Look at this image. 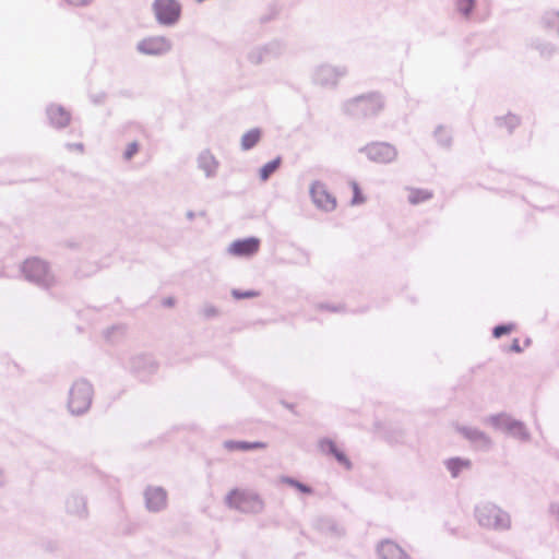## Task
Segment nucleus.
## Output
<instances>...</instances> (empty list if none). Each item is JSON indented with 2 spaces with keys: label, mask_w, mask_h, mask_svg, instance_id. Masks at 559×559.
I'll list each match as a JSON object with an SVG mask.
<instances>
[{
  "label": "nucleus",
  "mask_w": 559,
  "mask_h": 559,
  "mask_svg": "<svg viewBox=\"0 0 559 559\" xmlns=\"http://www.w3.org/2000/svg\"><path fill=\"white\" fill-rule=\"evenodd\" d=\"M92 401V388L85 382L74 383L70 390L69 409L73 414H82L88 409Z\"/></svg>",
  "instance_id": "nucleus-1"
},
{
  "label": "nucleus",
  "mask_w": 559,
  "mask_h": 559,
  "mask_svg": "<svg viewBox=\"0 0 559 559\" xmlns=\"http://www.w3.org/2000/svg\"><path fill=\"white\" fill-rule=\"evenodd\" d=\"M349 107L354 112L364 116H374L383 109L384 103L378 94L370 93L354 98L349 103Z\"/></svg>",
  "instance_id": "nucleus-2"
},
{
  "label": "nucleus",
  "mask_w": 559,
  "mask_h": 559,
  "mask_svg": "<svg viewBox=\"0 0 559 559\" xmlns=\"http://www.w3.org/2000/svg\"><path fill=\"white\" fill-rule=\"evenodd\" d=\"M478 522L486 527L502 528L509 526V518L495 506H484L477 510Z\"/></svg>",
  "instance_id": "nucleus-3"
},
{
  "label": "nucleus",
  "mask_w": 559,
  "mask_h": 559,
  "mask_svg": "<svg viewBox=\"0 0 559 559\" xmlns=\"http://www.w3.org/2000/svg\"><path fill=\"white\" fill-rule=\"evenodd\" d=\"M154 12L157 20L163 24H173L180 16V5L176 0H155Z\"/></svg>",
  "instance_id": "nucleus-4"
},
{
  "label": "nucleus",
  "mask_w": 559,
  "mask_h": 559,
  "mask_svg": "<svg viewBox=\"0 0 559 559\" xmlns=\"http://www.w3.org/2000/svg\"><path fill=\"white\" fill-rule=\"evenodd\" d=\"M369 159L377 163H391L396 156L395 147L388 143H372L365 148Z\"/></svg>",
  "instance_id": "nucleus-5"
},
{
  "label": "nucleus",
  "mask_w": 559,
  "mask_h": 559,
  "mask_svg": "<svg viewBox=\"0 0 559 559\" xmlns=\"http://www.w3.org/2000/svg\"><path fill=\"white\" fill-rule=\"evenodd\" d=\"M311 198L314 204L322 210L332 211L336 207L335 198L329 192L325 185L314 182L310 189Z\"/></svg>",
  "instance_id": "nucleus-6"
},
{
  "label": "nucleus",
  "mask_w": 559,
  "mask_h": 559,
  "mask_svg": "<svg viewBox=\"0 0 559 559\" xmlns=\"http://www.w3.org/2000/svg\"><path fill=\"white\" fill-rule=\"evenodd\" d=\"M260 249V239L250 237L233 241L228 247V253L235 257H251Z\"/></svg>",
  "instance_id": "nucleus-7"
},
{
  "label": "nucleus",
  "mask_w": 559,
  "mask_h": 559,
  "mask_svg": "<svg viewBox=\"0 0 559 559\" xmlns=\"http://www.w3.org/2000/svg\"><path fill=\"white\" fill-rule=\"evenodd\" d=\"M227 502L229 507L239 509L241 511H248L249 504L262 507V502L258 496L248 495L242 490H231L227 496Z\"/></svg>",
  "instance_id": "nucleus-8"
},
{
  "label": "nucleus",
  "mask_w": 559,
  "mask_h": 559,
  "mask_svg": "<svg viewBox=\"0 0 559 559\" xmlns=\"http://www.w3.org/2000/svg\"><path fill=\"white\" fill-rule=\"evenodd\" d=\"M23 271L27 278L36 282L44 281L48 275L47 264L36 258L26 260L23 265Z\"/></svg>",
  "instance_id": "nucleus-9"
},
{
  "label": "nucleus",
  "mask_w": 559,
  "mask_h": 559,
  "mask_svg": "<svg viewBox=\"0 0 559 559\" xmlns=\"http://www.w3.org/2000/svg\"><path fill=\"white\" fill-rule=\"evenodd\" d=\"M140 50L148 55H160L169 49L168 41L163 37L147 38L141 41Z\"/></svg>",
  "instance_id": "nucleus-10"
},
{
  "label": "nucleus",
  "mask_w": 559,
  "mask_h": 559,
  "mask_svg": "<svg viewBox=\"0 0 559 559\" xmlns=\"http://www.w3.org/2000/svg\"><path fill=\"white\" fill-rule=\"evenodd\" d=\"M146 506L152 511L162 510L167 503V495L162 488H150L146 490Z\"/></svg>",
  "instance_id": "nucleus-11"
},
{
  "label": "nucleus",
  "mask_w": 559,
  "mask_h": 559,
  "mask_svg": "<svg viewBox=\"0 0 559 559\" xmlns=\"http://www.w3.org/2000/svg\"><path fill=\"white\" fill-rule=\"evenodd\" d=\"M382 559H408L404 550L393 542H384L379 547Z\"/></svg>",
  "instance_id": "nucleus-12"
},
{
  "label": "nucleus",
  "mask_w": 559,
  "mask_h": 559,
  "mask_svg": "<svg viewBox=\"0 0 559 559\" xmlns=\"http://www.w3.org/2000/svg\"><path fill=\"white\" fill-rule=\"evenodd\" d=\"M50 121L57 127H64L70 121V115L61 107H51L48 111Z\"/></svg>",
  "instance_id": "nucleus-13"
},
{
  "label": "nucleus",
  "mask_w": 559,
  "mask_h": 559,
  "mask_svg": "<svg viewBox=\"0 0 559 559\" xmlns=\"http://www.w3.org/2000/svg\"><path fill=\"white\" fill-rule=\"evenodd\" d=\"M261 139V131L259 129H251L246 132L241 138V147L247 151L258 144Z\"/></svg>",
  "instance_id": "nucleus-14"
},
{
  "label": "nucleus",
  "mask_w": 559,
  "mask_h": 559,
  "mask_svg": "<svg viewBox=\"0 0 559 559\" xmlns=\"http://www.w3.org/2000/svg\"><path fill=\"white\" fill-rule=\"evenodd\" d=\"M282 165V157L277 156L271 162L266 163L259 170V177L262 181H266Z\"/></svg>",
  "instance_id": "nucleus-15"
},
{
  "label": "nucleus",
  "mask_w": 559,
  "mask_h": 559,
  "mask_svg": "<svg viewBox=\"0 0 559 559\" xmlns=\"http://www.w3.org/2000/svg\"><path fill=\"white\" fill-rule=\"evenodd\" d=\"M265 444L263 442H240V441H227L225 448L229 451L241 450L248 451L253 449H262Z\"/></svg>",
  "instance_id": "nucleus-16"
},
{
  "label": "nucleus",
  "mask_w": 559,
  "mask_h": 559,
  "mask_svg": "<svg viewBox=\"0 0 559 559\" xmlns=\"http://www.w3.org/2000/svg\"><path fill=\"white\" fill-rule=\"evenodd\" d=\"M407 198L412 204H418L430 200L432 193L426 189H409Z\"/></svg>",
  "instance_id": "nucleus-17"
},
{
  "label": "nucleus",
  "mask_w": 559,
  "mask_h": 559,
  "mask_svg": "<svg viewBox=\"0 0 559 559\" xmlns=\"http://www.w3.org/2000/svg\"><path fill=\"white\" fill-rule=\"evenodd\" d=\"M347 188L352 193V197L349 198L350 205H358L366 201V198L364 197L358 182H356L354 180L349 181Z\"/></svg>",
  "instance_id": "nucleus-18"
},
{
  "label": "nucleus",
  "mask_w": 559,
  "mask_h": 559,
  "mask_svg": "<svg viewBox=\"0 0 559 559\" xmlns=\"http://www.w3.org/2000/svg\"><path fill=\"white\" fill-rule=\"evenodd\" d=\"M468 466L469 462L461 459H451L447 462V467L453 477H456L462 469L467 468Z\"/></svg>",
  "instance_id": "nucleus-19"
},
{
  "label": "nucleus",
  "mask_w": 559,
  "mask_h": 559,
  "mask_svg": "<svg viewBox=\"0 0 559 559\" xmlns=\"http://www.w3.org/2000/svg\"><path fill=\"white\" fill-rule=\"evenodd\" d=\"M329 449L340 463L344 464L346 467L350 466L349 461L347 460L345 454L342 451H340L333 442L329 443Z\"/></svg>",
  "instance_id": "nucleus-20"
},
{
  "label": "nucleus",
  "mask_w": 559,
  "mask_h": 559,
  "mask_svg": "<svg viewBox=\"0 0 559 559\" xmlns=\"http://www.w3.org/2000/svg\"><path fill=\"white\" fill-rule=\"evenodd\" d=\"M474 0H457V10L464 15H468L474 8Z\"/></svg>",
  "instance_id": "nucleus-21"
},
{
  "label": "nucleus",
  "mask_w": 559,
  "mask_h": 559,
  "mask_svg": "<svg viewBox=\"0 0 559 559\" xmlns=\"http://www.w3.org/2000/svg\"><path fill=\"white\" fill-rule=\"evenodd\" d=\"M515 329V325L512 323L504 324V325H498L493 329V336L495 337H501L504 334L511 333Z\"/></svg>",
  "instance_id": "nucleus-22"
},
{
  "label": "nucleus",
  "mask_w": 559,
  "mask_h": 559,
  "mask_svg": "<svg viewBox=\"0 0 559 559\" xmlns=\"http://www.w3.org/2000/svg\"><path fill=\"white\" fill-rule=\"evenodd\" d=\"M259 292L255 290H247V292H240V290H233V296L236 299H243V298H252L259 296Z\"/></svg>",
  "instance_id": "nucleus-23"
},
{
  "label": "nucleus",
  "mask_w": 559,
  "mask_h": 559,
  "mask_svg": "<svg viewBox=\"0 0 559 559\" xmlns=\"http://www.w3.org/2000/svg\"><path fill=\"white\" fill-rule=\"evenodd\" d=\"M139 151V145L136 142H132L128 145L126 152H124V157L126 159H131Z\"/></svg>",
  "instance_id": "nucleus-24"
},
{
  "label": "nucleus",
  "mask_w": 559,
  "mask_h": 559,
  "mask_svg": "<svg viewBox=\"0 0 559 559\" xmlns=\"http://www.w3.org/2000/svg\"><path fill=\"white\" fill-rule=\"evenodd\" d=\"M436 138H437V141L440 143V144H447L448 142V131L445 128H439L437 131H436Z\"/></svg>",
  "instance_id": "nucleus-25"
},
{
  "label": "nucleus",
  "mask_w": 559,
  "mask_h": 559,
  "mask_svg": "<svg viewBox=\"0 0 559 559\" xmlns=\"http://www.w3.org/2000/svg\"><path fill=\"white\" fill-rule=\"evenodd\" d=\"M287 483H288L289 485H292V486L296 487L298 490H300V491H301V492H304V493H310V492H311L310 487H308V486H306V485H304V484H301V483H298V481H296V480H292V479L287 480Z\"/></svg>",
  "instance_id": "nucleus-26"
},
{
  "label": "nucleus",
  "mask_w": 559,
  "mask_h": 559,
  "mask_svg": "<svg viewBox=\"0 0 559 559\" xmlns=\"http://www.w3.org/2000/svg\"><path fill=\"white\" fill-rule=\"evenodd\" d=\"M510 349L514 353H521L523 350V347L520 345V341L518 338H514Z\"/></svg>",
  "instance_id": "nucleus-27"
},
{
  "label": "nucleus",
  "mask_w": 559,
  "mask_h": 559,
  "mask_svg": "<svg viewBox=\"0 0 559 559\" xmlns=\"http://www.w3.org/2000/svg\"><path fill=\"white\" fill-rule=\"evenodd\" d=\"M67 2L74 4V5H84L91 2L92 0H66Z\"/></svg>",
  "instance_id": "nucleus-28"
},
{
  "label": "nucleus",
  "mask_w": 559,
  "mask_h": 559,
  "mask_svg": "<svg viewBox=\"0 0 559 559\" xmlns=\"http://www.w3.org/2000/svg\"><path fill=\"white\" fill-rule=\"evenodd\" d=\"M203 162H209L210 164L216 165L215 160L211 156H204Z\"/></svg>",
  "instance_id": "nucleus-29"
},
{
  "label": "nucleus",
  "mask_w": 559,
  "mask_h": 559,
  "mask_svg": "<svg viewBox=\"0 0 559 559\" xmlns=\"http://www.w3.org/2000/svg\"><path fill=\"white\" fill-rule=\"evenodd\" d=\"M512 429H514V430H516V431L521 432L523 428H522V426H521V425H514V426L512 427Z\"/></svg>",
  "instance_id": "nucleus-30"
},
{
  "label": "nucleus",
  "mask_w": 559,
  "mask_h": 559,
  "mask_svg": "<svg viewBox=\"0 0 559 559\" xmlns=\"http://www.w3.org/2000/svg\"><path fill=\"white\" fill-rule=\"evenodd\" d=\"M72 147L76 148L79 151H83V145L82 144H76V145H73Z\"/></svg>",
  "instance_id": "nucleus-31"
},
{
  "label": "nucleus",
  "mask_w": 559,
  "mask_h": 559,
  "mask_svg": "<svg viewBox=\"0 0 559 559\" xmlns=\"http://www.w3.org/2000/svg\"><path fill=\"white\" fill-rule=\"evenodd\" d=\"M528 344H530V341H528V340H525V341H524V345H525V346H528Z\"/></svg>",
  "instance_id": "nucleus-32"
},
{
  "label": "nucleus",
  "mask_w": 559,
  "mask_h": 559,
  "mask_svg": "<svg viewBox=\"0 0 559 559\" xmlns=\"http://www.w3.org/2000/svg\"><path fill=\"white\" fill-rule=\"evenodd\" d=\"M210 313H211V314H214V313H216V311H215L214 309H212V310L210 311Z\"/></svg>",
  "instance_id": "nucleus-33"
}]
</instances>
